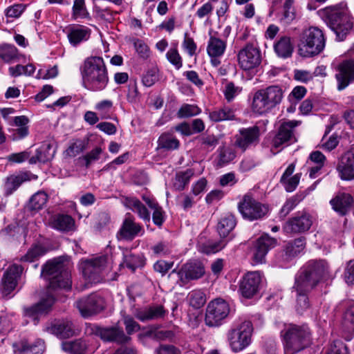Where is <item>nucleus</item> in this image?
<instances>
[{
    "mask_svg": "<svg viewBox=\"0 0 354 354\" xmlns=\"http://www.w3.org/2000/svg\"><path fill=\"white\" fill-rule=\"evenodd\" d=\"M19 53L17 48L12 44H3L0 45V58L9 63L18 59Z\"/></svg>",
    "mask_w": 354,
    "mask_h": 354,
    "instance_id": "ea45409f",
    "label": "nucleus"
},
{
    "mask_svg": "<svg viewBox=\"0 0 354 354\" xmlns=\"http://www.w3.org/2000/svg\"><path fill=\"white\" fill-rule=\"evenodd\" d=\"M91 36V30L84 26L78 25L68 28L67 37L70 44L77 46L82 42L87 41Z\"/></svg>",
    "mask_w": 354,
    "mask_h": 354,
    "instance_id": "c756f323",
    "label": "nucleus"
},
{
    "mask_svg": "<svg viewBox=\"0 0 354 354\" xmlns=\"http://www.w3.org/2000/svg\"><path fill=\"white\" fill-rule=\"evenodd\" d=\"M84 88L91 91H100L106 88L109 83L106 66L102 57H87L80 67Z\"/></svg>",
    "mask_w": 354,
    "mask_h": 354,
    "instance_id": "f03ea898",
    "label": "nucleus"
},
{
    "mask_svg": "<svg viewBox=\"0 0 354 354\" xmlns=\"http://www.w3.org/2000/svg\"><path fill=\"white\" fill-rule=\"evenodd\" d=\"M72 17L74 19L89 18V13L86 8L85 0L74 1Z\"/></svg>",
    "mask_w": 354,
    "mask_h": 354,
    "instance_id": "09e8293b",
    "label": "nucleus"
},
{
    "mask_svg": "<svg viewBox=\"0 0 354 354\" xmlns=\"http://www.w3.org/2000/svg\"><path fill=\"white\" fill-rule=\"evenodd\" d=\"M23 271L21 266L13 264L4 273L1 285V291L4 296L9 295L17 286V278Z\"/></svg>",
    "mask_w": 354,
    "mask_h": 354,
    "instance_id": "5701e85b",
    "label": "nucleus"
},
{
    "mask_svg": "<svg viewBox=\"0 0 354 354\" xmlns=\"http://www.w3.org/2000/svg\"><path fill=\"white\" fill-rule=\"evenodd\" d=\"M344 279L346 283L354 285V259L348 263L344 272Z\"/></svg>",
    "mask_w": 354,
    "mask_h": 354,
    "instance_id": "774afa93",
    "label": "nucleus"
},
{
    "mask_svg": "<svg viewBox=\"0 0 354 354\" xmlns=\"http://www.w3.org/2000/svg\"><path fill=\"white\" fill-rule=\"evenodd\" d=\"M70 262L65 257H59L48 261L43 266L41 275L48 281V289L70 290L71 288V274L69 272Z\"/></svg>",
    "mask_w": 354,
    "mask_h": 354,
    "instance_id": "7ed1b4c3",
    "label": "nucleus"
},
{
    "mask_svg": "<svg viewBox=\"0 0 354 354\" xmlns=\"http://www.w3.org/2000/svg\"><path fill=\"white\" fill-rule=\"evenodd\" d=\"M306 246V239L304 237L295 239L288 242L284 249L283 259L289 261L303 252Z\"/></svg>",
    "mask_w": 354,
    "mask_h": 354,
    "instance_id": "2f4dec72",
    "label": "nucleus"
},
{
    "mask_svg": "<svg viewBox=\"0 0 354 354\" xmlns=\"http://www.w3.org/2000/svg\"><path fill=\"white\" fill-rule=\"evenodd\" d=\"M283 97L281 87L277 85L269 86L257 91L253 97L252 110L258 114H263L279 104Z\"/></svg>",
    "mask_w": 354,
    "mask_h": 354,
    "instance_id": "423d86ee",
    "label": "nucleus"
},
{
    "mask_svg": "<svg viewBox=\"0 0 354 354\" xmlns=\"http://www.w3.org/2000/svg\"><path fill=\"white\" fill-rule=\"evenodd\" d=\"M158 69L153 67L143 75L142 82L145 86L150 87L158 80Z\"/></svg>",
    "mask_w": 354,
    "mask_h": 354,
    "instance_id": "864d4df0",
    "label": "nucleus"
},
{
    "mask_svg": "<svg viewBox=\"0 0 354 354\" xmlns=\"http://www.w3.org/2000/svg\"><path fill=\"white\" fill-rule=\"evenodd\" d=\"M238 209L244 219L250 221L261 219L268 212V206L256 200L248 193L238 203Z\"/></svg>",
    "mask_w": 354,
    "mask_h": 354,
    "instance_id": "1a4fd4ad",
    "label": "nucleus"
},
{
    "mask_svg": "<svg viewBox=\"0 0 354 354\" xmlns=\"http://www.w3.org/2000/svg\"><path fill=\"white\" fill-rule=\"evenodd\" d=\"M236 225L235 218L232 214L223 216L217 225V231L221 237H226Z\"/></svg>",
    "mask_w": 354,
    "mask_h": 354,
    "instance_id": "4c0bfd02",
    "label": "nucleus"
},
{
    "mask_svg": "<svg viewBox=\"0 0 354 354\" xmlns=\"http://www.w3.org/2000/svg\"><path fill=\"white\" fill-rule=\"evenodd\" d=\"M173 266L174 262L159 260L154 263L153 269L156 272H160L163 276L173 267Z\"/></svg>",
    "mask_w": 354,
    "mask_h": 354,
    "instance_id": "338daca9",
    "label": "nucleus"
},
{
    "mask_svg": "<svg viewBox=\"0 0 354 354\" xmlns=\"http://www.w3.org/2000/svg\"><path fill=\"white\" fill-rule=\"evenodd\" d=\"M45 330L60 339L69 338L75 334L73 322L68 319L59 321L56 324L46 327Z\"/></svg>",
    "mask_w": 354,
    "mask_h": 354,
    "instance_id": "cd10ccee",
    "label": "nucleus"
},
{
    "mask_svg": "<svg viewBox=\"0 0 354 354\" xmlns=\"http://www.w3.org/2000/svg\"><path fill=\"white\" fill-rule=\"evenodd\" d=\"M261 282L259 272H248L240 281L239 291L243 297L250 299L259 291Z\"/></svg>",
    "mask_w": 354,
    "mask_h": 354,
    "instance_id": "a211bd4d",
    "label": "nucleus"
},
{
    "mask_svg": "<svg viewBox=\"0 0 354 354\" xmlns=\"http://www.w3.org/2000/svg\"><path fill=\"white\" fill-rule=\"evenodd\" d=\"M38 154L39 162L45 163L51 160L55 150L49 143H44L36 151Z\"/></svg>",
    "mask_w": 354,
    "mask_h": 354,
    "instance_id": "a18cd8bd",
    "label": "nucleus"
},
{
    "mask_svg": "<svg viewBox=\"0 0 354 354\" xmlns=\"http://www.w3.org/2000/svg\"><path fill=\"white\" fill-rule=\"evenodd\" d=\"M194 175V171L192 169L177 172L173 183L174 188L177 191H183Z\"/></svg>",
    "mask_w": 354,
    "mask_h": 354,
    "instance_id": "e433bc0d",
    "label": "nucleus"
},
{
    "mask_svg": "<svg viewBox=\"0 0 354 354\" xmlns=\"http://www.w3.org/2000/svg\"><path fill=\"white\" fill-rule=\"evenodd\" d=\"M107 264V257L100 256L82 261L80 268L86 279L91 283H98L101 280V273Z\"/></svg>",
    "mask_w": 354,
    "mask_h": 354,
    "instance_id": "f8f14e48",
    "label": "nucleus"
},
{
    "mask_svg": "<svg viewBox=\"0 0 354 354\" xmlns=\"http://www.w3.org/2000/svg\"><path fill=\"white\" fill-rule=\"evenodd\" d=\"M20 347L17 348L20 353L30 352L32 354H42L45 351V343L42 339H37L34 343L30 344L26 340L19 343Z\"/></svg>",
    "mask_w": 354,
    "mask_h": 354,
    "instance_id": "58836bf2",
    "label": "nucleus"
},
{
    "mask_svg": "<svg viewBox=\"0 0 354 354\" xmlns=\"http://www.w3.org/2000/svg\"><path fill=\"white\" fill-rule=\"evenodd\" d=\"M230 313L229 304L222 299L212 301L207 307L205 323L209 326H218Z\"/></svg>",
    "mask_w": 354,
    "mask_h": 354,
    "instance_id": "4468645a",
    "label": "nucleus"
},
{
    "mask_svg": "<svg viewBox=\"0 0 354 354\" xmlns=\"http://www.w3.org/2000/svg\"><path fill=\"white\" fill-rule=\"evenodd\" d=\"M209 117L214 122H220L223 120H233L234 113L232 109L228 107L215 110L209 113Z\"/></svg>",
    "mask_w": 354,
    "mask_h": 354,
    "instance_id": "49530a36",
    "label": "nucleus"
},
{
    "mask_svg": "<svg viewBox=\"0 0 354 354\" xmlns=\"http://www.w3.org/2000/svg\"><path fill=\"white\" fill-rule=\"evenodd\" d=\"M274 52L278 57L286 59L291 57L293 53V44L290 37H281L274 45Z\"/></svg>",
    "mask_w": 354,
    "mask_h": 354,
    "instance_id": "473e14b6",
    "label": "nucleus"
},
{
    "mask_svg": "<svg viewBox=\"0 0 354 354\" xmlns=\"http://www.w3.org/2000/svg\"><path fill=\"white\" fill-rule=\"evenodd\" d=\"M86 333L98 336L104 342H115L122 344H127L131 340V337L118 326L104 328L89 324L86 326Z\"/></svg>",
    "mask_w": 354,
    "mask_h": 354,
    "instance_id": "9b49d317",
    "label": "nucleus"
},
{
    "mask_svg": "<svg viewBox=\"0 0 354 354\" xmlns=\"http://www.w3.org/2000/svg\"><path fill=\"white\" fill-rule=\"evenodd\" d=\"M253 327L251 322L244 321L233 325L227 331L229 346L234 353L240 352L251 343Z\"/></svg>",
    "mask_w": 354,
    "mask_h": 354,
    "instance_id": "0eeeda50",
    "label": "nucleus"
},
{
    "mask_svg": "<svg viewBox=\"0 0 354 354\" xmlns=\"http://www.w3.org/2000/svg\"><path fill=\"white\" fill-rule=\"evenodd\" d=\"M261 59L259 48L252 44H246L238 54L239 64L245 71L258 67L261 62Z\"/></svg>",
    "mask_w": 354,
    "mask_h": 354,
    "instance_id": "2eb2a0df",
    "label": "nucleus"
},
{
    "mask_svg": "<svg viewBox=\"0 0 354 354\" xmlns=\"http://www.w3.org/2000/svg\"><path fill=\"white\" fill-rule=\"evenodd\" d=\"M327 10L330 11L328 15L329 27L335 33L337 39L344 40L352 29V18L344 10H341L337 5L329 7Z\"/></svg>",
    "mask_w": 354,
    "mask_h": 354,
    "instance_id": "6e6552de",
    "label": "nucleus"
},
{
    "mask_svg": "<svg viewBox=\"0 0 354 354\" xmlns=\"http://www.w3.org/2000/svg\"><path fill=\"white\" fill-rule=\"evenodd\" d=\"M226 241L224 240L218 241H208L205 243H200L198 247L201 252L209 254L221 250L226 245Z\"/></svg>",
    "mask_w": 354,
    "mask_h": 354,
    "instance_id": "c03bdc74",
    "label": "nucleus"
},
{
    "mask_svg": "<svg viewBox=\"0 0 354 354\" xmlns=\"http://www.w3.org/2000/svg\"><path fill=\"white\" fill-rule=\"evenodd\" d=\"M353 202V198L350 194L339 192L330 201V204L336 213L343 216L350 212Z\"/></svg>",
    "mask_w": 354,
    "mask_h": 354,
    "instance_id": "b1692460",
    "label": "nucleus"
},
{
    "mask_svg": "<svg viewBox=\"0 0 354 354\" xmlns=\"http://www.w3.org/2000/svg\"><path fill=\"white\" fill-rule=\"evenodd\" d=\"M165 314L166 310L163 306L156 304L144 308L136 309L134 313V316L140 321L145 322L162 318Z\"/></svg>",
    "mask_w": 354,
    "mask_h": 354,
    "instance_id": "c85d7f7f",
    "label": "nucleus"
},
{
    "mask_svg": "<svg viewBox=\"0 0 354 354\" xmlns=\"http://www.w3.org/2000/svg\"><path fill=\"white\" fill-rule=\"evenodd\" d=\"M52 226L57 230L68 232L74 229L75 221L71 216L61 214L53 219Z\"/></svg>",
    "mask_w": 354,
    "mask_h": 354,
    "instance_id": "c9c22d12",
    "label": "nucleus"
},
{
    "mask_svg": "<svg viewBox=\"0 0 354 354\" xmlns=\"http://www.w3.org/2000/svg\"><path fill=\"white\" fill-rule=\"evenodd\" d=\"M260 129L257 126L239 129L235 136V145L241 151L256 146L259 142Z\"/></svg>",
    "mask_w": 354,
    "mask_h": 354,
    "instance_id": "f3484780",
    "label": "nucleus"
},
{
    "mask_svg": "<svg viewBox=\"0 0 354 354\" xmlns=\"http://www.w3.org/2000/svg\"><path fill=\"white\" fill-rule=\"evenodd\" d=\"M325 46L326 38L323 31L317 27L311 26L300 35L298 53L303 57H312L320 54Z\"/></svg>",
    "mask_w": 354,
    "mask_h": 354,
    "instance_id": "39448f33",
    "label": "nucleus"
},
{
    "mask_svg": "<svg viewBox=\"0 0 354 354\" xmlns=\"http://www.w3.org/2000/svg\"><path fill=\"white\" fill-rule=\"evenodd\" d=\"M75 306L83 317L87 318L102 311L105 308V302L101 296L93 293L77 300Z\"/></svg>",
    "mask_w": 354,
    "mask_h": 354,
    "instance_id": "ddd939ff",
    "label": "nucleus"
},
{
    "mask_svg": "<svg viewBox=\"0 0 354 354\" xmlns=\"http://www.w3.org/2000/svg\"><path fill=\"white\" fill-rule=\"evenodd\" d=\"M235 158V153L233 150L229 147H220L218 149V156L217 165L219 167L226 165Z\"/></svg>",
    "mask_w": 354,
    "mask_h": 354,
    "instance_id": "3c124183",
    "label": "nucleus"
},
{
    "mask_svg": "<svg viewBox=\"0 0 354 354\" xmlns=\"http://www.w3.org/2000/svg\"><path fill=\"white\" fill-rule=\"evenodd\" d=\"M277 244V240L270 237L268 234L260 236L255 245L254 260L256 263H262L269 250L274 248Z\"/></svg>",
    "mask_w": 354,
    "mask_h": 354,
    "instance_id": "393cba45",
    "label": "nucleus"
},
{
    "mask_svg": "<svg viewBox=\"0 0 354 354\" xmlns=\"http://www.w3.org/2000/svg\"><path fill=\"white\" fill-rule=\"evenodd\" d=\"M205 274L203 265L199 261H190L183 265L179 270L174 269L169 274V278L178 277L176 283L182 287L192 280H196Z\"/></svg>",
    "mask_w": 354,
    "mask_h": 354,
    "instance_id": "9d476101",
    "label": "nucleus"
},
{
    "mask_svg": "<svg viewBox=\"0 0 354 354\" xmlns=\"http://www.w3.org/2000/svg\"><path fill=\"white\" fill-rule=\"evenodd\" d=\"M277 244V240L270 237L268 234L260 236L255 245L254 260L256 263H262L269 250L274 248Z\"/></svg>",
    "mask_w": 354,
    "mask_h": 354,
    "instance_id": "a878e982",
    "label": "nucleus"
},
{
    "mask_svg": "<svg viewBox=\"0 0 354 354\" xmlns=\"http://www.w3.org/2000/svg\"><path fill=\"white\" fill-rule=\"evenodd\" d=\"M241 91V88L236 86L233 82H229L226 84L224 95L228 102L232 100L235 96L239 95Z\"/></svg>",
    "mask_w": 354,
    "mask_h": 354,
    "instance_id": "680f3d73",
    "label": "nucleus"
},
{
    "mask_svg": "<svg viewBox=\"0 0 354 354\" xmlns=\"http://www.w3.org/2000/svg\"><path fill=\"white\" fill-rule=\"evenodd\" d=\"M86 149L85 143L82 140H77L73 143L67 149L66 154L70 157H75Z\"/></svg>",
    "mask_w": 354,
    "mask_h": 354,
    "instance_id": "052dcab7",
    "label": "nucleus"
},
{
    "mask_svg": "<svg viewBox=\"0 0 354 354\" xmlns=\"http://www.w3.org/2000/svg\"><path fill=\"white\" fill-rule=\"evenodd\" d=\"M284 354H299L310 344V331L305 326L289 324L281 330Z\"/></svg>",
    "mask_w": 354,
    "mask_h": 354,
    "instance_id": "20e7f679",
    "label": "nucleus"
},
{
    "mask_svg": "<svg viewBox=\"0 0 354 354\" xmlns=\"http://www.w3.org/2000/svg\"><path fill=\"white\" fill-rule=\"evenodd\" d=\"M189 304L194 308L202 307L206 301L205 294L200 290L191 291L187 296Z\"/></svg>",
    "mask_w": 354,
    "mask_h": 354,
    "instance_id": "8fccbe9b",
    "label": "nucleus"
},
{
    "mask_svg": "<svg viewBox=\"0 0 354 354\" xmlns=\"http://www.w3.org/2000/svg\"><path fill=\"white\" fill-rule=\"evenodd\" d=\"M297 125L296 121H289L281 124L272 140V147L278 149L283 145H288L295 142L297 139L294 135V129Z\"/></svg>",
    "mask_w": 354,
    "mask_h": 354,
    "instance_id": "6ab92c4d",
    "label": "nucleus"
},
{
    "mask_svg": "<svg viewBox=\"0 0 354 354\" xmlns=\"http://www.w3.org/2000/svg\"><path fill=\"white\" fill-rule=\"evenodd\" d=\"M37 176L30 173L25 172L19 175L10 176L7 178L4 185V189L7 195L11 194L25 181L36 179Z\"/></svg>",
    "mask_w": 354,
    "mask_h": 354,
    "instance_id": "7c9ffc66",
    "label": "nucleus"
},
{
    "mask_svg": "<svg viewBox=\"0 0 354 354\" xmlns=\"http://www.w3.org/2000/svg\"><path fill=\"white\" fill-rule=\"evenodd\" d=\"M123 322L125 326L127 333L129 335H131L140 330V325L129 315L123 316Z\"/></svg>",
    "mask_w": 354,
    "mask_h": 354,
    "instance_id": "4d7b16f0",
    "label": "nucleus"
},
{
    "mask_svg": "<svg viewBox=\"0 0 354 354\" xmlns=\"http://www.w3.org/2000/svg\"><path fill=\"white\" fill-rule=\"evenodd\" d=\"M144 232L143 227L135 221L133 216L131 213H127L116 236L120 241H129L134 239L137 236L143 235Z\"/></svg>",
    "mask_w": 354,
    "mask_h": 354,
    "instance_id": "dca6fc26",
    "label": "nucleus"
},
{
    "mask_svg": "<svg viewBox=\"0 0 354 354\" xmlns=\"http://www.w3.org/2000/svg\"><path fill=\"white\" fill-rule=\"evenodd\" d=\"M151 250L156 256L164 257L171 253V248L166 242H159L151 247Z\"/></svg>",
    "mask_w": 354,
    "mask_h": 354,
    "instance_id": "e2e57ef3",
    "label": "nucleus"
},
{
    "mask_svg": "<svg viewBox=\"0 0 354 354\" xmlns=\"http://www.w3.org/2000/svg\"><path fill=\"white\" fill-rule=\"evenodd\" d=\"M313 224L310 214L303 212L289 219L283 225V230L287 234L302 233L308 231Z\"/></svg>",
    "mask_w": 354,
    "mask_h": 354,
    "instance_id": "aec40b11",
    "label": "nucleus"
},
{
    "mask_svg": "<svg viewBox=\"0 0 354 354\" xmlns=\"http://www.w3.org/2000/svg\"><path fill=\"white\" fill-rule=\"evenodd\" d=\"M113 106L112 101L109 100H104L100 102H98L95 105V109L98 111L102 114V118L106 119L109 118L107 113L111 109Z\"/></svg>",
    "mask_w": 354,
    "mask_h": 354,
    "instance_id": "0e129e2a",
    "label": "nucleus"
},
{
    "mask_svg": "<svg viewBox=\"0 0 354 354\" xmlns=\"http://www.w3.org/2000/svg\"><path fill=\"white\" fill-rule=\"evenodd\" d=\"M55 301L52 295H48L46 298L41 299L39 302L34 306L27 308L25 310V314L29 317H32L35 324H37V319L39 316L48 313Z\"/></svg>",
    "mask_w": 354,
    "mask_h": 354,
    "instance_id": "bb28decb",
    "label": "nucleus"
},
{
    "mask_svg": "<svg viewBox=\"0 0 354 354\" xmlns=\"http://www.w3.org/2000/svg\"><path fill=\"white\" fill-rule=\"evenodd\" d=\"M48 201L44 192H37L29 200L28 208L31 211H37L43 208Z\"/></svg>",
    "mask_w": 354,
    "mask_h": 354,
    "instance_id": "79ce46f5",
    "label": "nucleus"
},
{
    "mask_svg": "<svg viewBox=\"0 0 354 354\" xmlns=\"http://www.w3.org/2000/svg\"><path fill=\"white\" fill-rule=\"evenodd\" d=\"M225 49V41L218 37L210 36L207 46V52L210 57H221Z\"/></svg>",
    "mask_w": 354,
    "mask_h": 354,
    "instance_id": "f704fd0d",
    "label": "nucleus"
},
{
    "mask_svg": "<svg viewBox=\"0 0 354 354\" xmlns=\"http://www.w3.org/2000/svg\"><path fill=\"white\" fill-rule=\"evenodd\" d=\"M46 252V250L41 245H35L30 248L27 253L21 258L23 261L32 262L37 260Z\"/></svg>",
    "mask_w": 354,
    "mask_h": 354,
    "instance_id": "de8ad7c7",
    "label": "nucleus"
},
{
    "mask_svg": "<svg viewBox=\"0 0 354 354\" xmlns=\"http://www.w3.org/2000/svg\"><path fill=\"white\" fill-rule=\"evenodd\" d=\"M324 354H348L347 347L341 340H335Z\"/></svg>",
    "mask_w": 354,
    "mask_h": 354,
    "instance_id": "6e6d98bb",
    "label": "nucleus"
},
{
    "mask_svg": "<svg viewBox=\"0 0 354 354\" xmlns=\"http://www.w3.org/2000/svg\"><path fill=\"white\" fill-rule=\"evenodd\" d=\"M167 58L169 62L173 64L177 69H179L182 67V59L178 53L177 49L171 48L167 53Z\"/></svg>",
    "mask_w": 354,
    "mask_h": 354,
    "instance_id": "bf43d9fd",
    "label": "nucleus"
},
{
    "mask_svg": "<svg viewBox=\"0 0 354 354\" xmlns=\"http://www.w3.org/2000/svg\"><path fill=\"white\" fill-rule=\"evenodd\" d=\"M62 348L64 351L70 354H86L89 350L86 342L82 339L64 342L62 344Z\"/></svg>",
    "mask_w": 354,
    "mask_h": 354,
    "instance_id": "72a5a7b5",
    "label": "nucleus"
},
{
    "mask_svg": "<svg viewBox=\"0 0 354 354\" xmlns=\"http://www.w3.org/2000/svg\"><path fill=\"white\" fill-rule=\"evenodd\" d=\"M342 324L347 332L354 333V304L345 312Z\"/></svg>",
    "mask_w": 354,
    "mask_h": 354,
    "instance_id": "603ef678",
    "label": "nucleus"
},
{
    "mask_svg": "<svg viewBox=\"0 0 354 354\" xmlns=\"http://www.w3.org/2000/svg\"><path fill=\"white\" fill-rule=\"evenodd\" d=\"M145 265V260L140 255L128 254L124 257V261L120 264L128 268L131 272H134L138 268Z\"/></svg>",
    "mask_w": 354,
    "mask_h": 354,
    "instance_id": "a19ab883",
    "label": "nucleus"
},
{
    "mask_svg": "<svg viewBox=\"0 0 354 354\" xmlns=\"http://www.w3.org/2000/svg\"><path fill=\"white\" fill-rule=\"evenodd\" d=\"M301 178V174H296L290 178H286L284 180H280L284 185L286 190L288 192H293L297 187Z\"/></svg>",
    "mask_w": 354,
    "mask_h": 354,
    "instance_id": "13d9d810",
    "label": "nucleus"
},
{
    "mask_svg": "<svg viewBox=\"0 0 354 354\" xmlns=\"http://www.w3.org/2000/svg\"><path fill=\"white\" fill-rule=\"evenodd\" d=\"M337 82V89L342 91L354 80V60H345L337 67L335 75Z\"/></svg>",
    "mask_w": 354,
    "mask_h": 354,
    "instance_id": "412c9836",
    "label": "nucleus"
},
{
    "mask_svg": "<svg viewBox=\"0 0 354 354\" xmlns=\"http://www.w3.org/2000/svg\"><path fill=\"white\" fill-rule=\"evenodd\" d=\"M200 109L192 104H184L178 110L177 115L178 118H189L200 113Z\"/></svg>",
    "mask_w": 354,
    "mask_h": 354,
    "instance_id": "5fc2aeb1",
    "label": "nucleus"
},
{
    "mask_svg": "<svg viewBox=\"0 0 354 354\" xmlns=\"http://www.w3.org/2000/svg\"><path fill=\"white\" fill-rule=\"evenodd\" d=\"M102 153V149L100 147H95L91 151L88 153L86 155L80 157V160L85 161V166L88 167L89 165L94 161L97 160L100 158V155Z\"/></svg>",
    "mask_w": 354,
    "mask_h": 354,
    "instance_id": "69168bd1",
    "label": "nucleus"
},
{
    "mask_svg": "<svg viewBox=\"0 0 354 354\" xmlns=\"http://www.w3.org/2000/svg\"><path fill=\"white\" fill-rule=\"evenodd\" d=\"M179 146V141L172 135L162 134L158 140V148L167 150L176 149Z\"/></svg>",
    "mask_w": 354,
    "mask_h": 354,
    "instance_id": "37998d69",
    "label": "nucleus"
},
{
    "mask_svg": "<svg viewBox=\"0 0 354 354\" xmlns=\"http://www.w3.org/2000/svg\"><path fill=\"white\" fill-rule=\"evenodd\" d=\"M328 274V263L322 260L310 261L297 273L293 290L297 292L295 309L299 314L310 306L308 294Z\"/></svg>",
    "mask_w": 354,
    "mask_h": 354,
    "instance_id": "f257e3e1",
    "label": "nucleus"
},
{
    "mask_svg": "<svg viewBox=\"0 0 354 354\" xmlns=\"http://www.w3.org/2000/svg\"><path fill=\"white\" fill-rule=\"evenodd\" d=\"M337 171L342 180L354 179V148L342 156L337 165Z\"/></svg>",
    "mask_w": 354,
    "mask_h": 354,
    "instance_id": "4be33fe9",
    "label": "nucleus"
}]
</instances>
